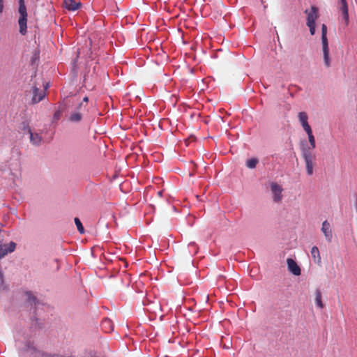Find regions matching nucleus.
Segmentation results:
<instances>
[{"instance_id":"f257e3e1","label":"nucleus","mask_w":357,"mask_h":357,"mask_svg":"<svg viewBox=\"0 0 357 357\" xmlns=\"http://www.w3.org/2000/svg\"><path fill=\"white\" fill-rule=\"evenodd\" d=\"M15 338L19 349L20 357H47L41 351L35 347L33 341L22 330L15 332Z\"/></svg>"},{"instance_id":"f03ea898","label":"nucleus","mask_w":357,"mask_h":357,"mask_svg":"<svg viewBox=\"0 0 357 357\" xmlns=\"http://www.w3.org/2000/svg\"><path fill=\"white\" fill-rule=\"evenodd\" d=\"M85 112L82 103H76L68 109L67 118L70 122L78 123L82 120Z\"/></svg>"},{"instance_id":"7ed1b4c3","label":"nucleus","mask_w":357,"mask_h":357,"mask_svg":"<svg viewBox=\"0 0 357 357\" xmlns=\"http://www.w3.org/2000/svg\"><path fill=\"white\" fill-rule=\"evenodd\" d=\"M18 13L20 14V17L18 20L20 33L22 35H25L27 29V11L24 3V0H19Z\"/></svg>"},{"instance_id":"20e7f679","label":"nucleus","mask_w":357,"mask_h":357,"mask_svg":"<svg viewBox=\"0 0 357 357\" xmlns=\"http://www.w3.org/2000/svg\"><path fill=\"white\" fill-rule=\"evenodd\" d=\"M270 190L273 195V200L275 203H280L283 199L282 192L283 188L281 185L274 181L268 183Z\"/></svg>"},{"instance_id":"39448f33","label":"nucleus","mask_w":357,"mask_h":357,"mask_svg":"<svg viewBox=\"0 0 357 357\" xmlns=\"http://www.w3.org/2000/svg\"><path fill=\"white\" fill-rule=\"evenodd\" d=\"M48 88V84L46 85H43V89H41L40 87H38L37 86H34L33 87L32 93V102L38 103L41 101L45 96V91Z\"/></svg>"},{"instance_id":"423d86ee","label":"nucleus","mask_w":357,"mask_h":357,"mask_svg":"<svg viewBox=\"0 0 357 357\" xmlns=\"http://www.w3.org/2000/svg\"><path fill=\"white\" fill-rule=\"evenodd\" d=\"M304 13L307 15L306 24H315L316 20L319 17V9L314 6H311L310 8L305 9Z\"/></svg>"},{"instance_id":"0eeeda50","label":"nucleus","mask_w":357,"mask_h":357,"mask_svg":"<svg viewBox=\"0 0 357 357\" xmlns=\"http://www.w3.org/2000/svg\"><path fill=\"white\" fill-rule=\"evenodd\" d=\"M29 140L32 145L39 146L43 142L42 132L35 130L29 129Z\"/></svg>"},{"instance_id":"6e6552de","label":"nucleus","mask_w":357,"mask_h":357,"mask_svg":"<svg viewBox=\"0 0 357 357\" xmlns=\"http://www.w3.org/2000/svg\"><path fill=\"white\" fill-rule=\"evenodd\" d=\"M16 248V243L10 242L8 245L0 242V259L4 257L8 253L13 252Z\"/></svg>"},{"instance_id":"1a4fd4ad","label":"nucleus","mask_w":357,"mask_h":357,"mask_svg":"<svg viewBox=\"0 0 357 357\" xmlns=\"http://www.w3.org/2000/svg\"><path fill=\"white\" fill-rule=\"evenodd\" d=\"M321 230L323 232L326 239L328 242H331L333 238V233L331 224L327 220L323 222Z\"/></svg>"},{"instance_id":"9d476101","label":"nucleus","mask_w":357,"mask_h":357,"mask_svg":"<svg viewBox=\"0 0 357 357\" xmlns=\"http://www.w3.org/2000/svg\"><path fill=\"white\" fill-rule=\"evenodd\" d=\"M287 263L288 266V269L291 273L297 276L301 275V268L294 259L288 258L287 259Z\"/></svg>"},{"instance_id":"9b49d317","label":"nucleus","mask_w":357,"mask_h":357,"mask_svg":"<svg viewBox=\"0 0 357 357\" xmlns=\"http://www.w3.org/2000/svg\"><path fill=\"white\" fill-rule=\"evenodd\" d=\"M298 121L305 131L312 129L308 123V116L305 112H300L298 114Z\"/></svg>"},{"instance_id":"f8f14e48","label":"nucleus","mask_w":357,"mask_h":357,"mask_svg":"<svg viewBox=\"0 0 357 357\" xmlns=\"http://www.w3.org/2000/svg\"><path fill=\"white\" fill-rule=\"evenodd\" d=\"M63 3L66 8L70 11H75L81 6V3L75 0H64Z\"/></svg>"},{"instance_id":"ddd939ff","label":"nucleus","mask_w":357,"mask_h":357,"mask_svg":"<svg viewBox=\"0 0 357 357\" xmlns=\"http://www.w3.org/2000/svg\"><path fill=\"white\" fill-rule=\"evenodd\" d=\"M25 299L31 306L34 305L36 309H37L40 305L39 301L31 292H26Z\"/></svg>"},{"instance_id":"4468645a","label":"nucleus","mask_w":357,"mask_h":357,"mask_svg":"<svg viewBox=\"0 0 357 357\" xmlns=\"http://www.w3.org/2000/svg\"><path fill=\"white\" fill-rule=\"evenodd\" d=\"M101 328L105 333H110L113 331L114 325L111 319L105 318L102 320Z\"/></svg>"},{"instance_id":"2eb2a0df","label":"nucleus","mask_w":357,"mask_h":357,"mask_svg":"<svg viewBox=\"0 0 357 357\" xmlns=\"http://www.w3.org/2000/svg\"><path fill=\"white\" fill-rule=\"evenodd\" d=\"M315 161H316V160H305L307 174L309 176H312L314 173V167L316 165Z\"/></svg>"},{"instance_id":"dca6fc26","label":"nucleus","mask_w":357,"mask_h":357,"mask_svg":"<svg viewBox=\"0 0 357 357\" xmlns=\"http://www.w3.org/2000/svg\"><path fill=\"white\" fill-rule=\"evenodd\" d=\"M302 153L304 160H316V155L312 152V151L302 148Z\"/></svg>"},{"instance_id":"f3484780","label":"nucleus","mask_w":357,"mask_h":357,"mask_svg":"<svg viewBox=\"0 0 357 357\" xmlns=\"http://www.w3.org/2000/svg\"><path fill=\"white\" fill-rule=\"evenodd\" d=\"M323 54H324V63L327 67H328V66H330L328 45H323Z\"/></svg>"},{"instance_id":"a211bd4d","label":"nucleus","mask_w":357,"mask_h":357,"mask_svg":"<svg viewBox=\"0 0 357 357\" xmlns=\"http://www.w3.org/2000/svg\"><path fill=\"white\" fill-rule=\"evenodd\" d=\"M327 33V26L323 24L321 26V40L322 45H328V40L326 37Z\"/></svg>"},{"instance_id":"6ab92c4d","label":"nucleus","mask_w":357,"mask_h":357,"mask_svg":"<svg viewBox=\"0 0 357 357\" xmlns=\"http://www.w3.org/2000/svg\"><path fill=\"white\" fill-rule=\"evenodd\" d=\"M311 255L314 260L317 259L318 263L321 261L319 251L317 246L312 247L311 250Z\"/></svg>"},{"instance_id":"aec40b11","label":"nucleus","mask_w":357,"mask_h":357,"mask_svg":"<svg viewBox=\"0 0 357 357\" xmlns=\"http://www.w3.org/2000/svg\"><path fill=\"white\" fill-rule=\"evenodd\" d=\"M259 162V160L255 158H250L246 161V166L249 169H254Z\"/></svg>"},{"instance_id":"412c9836","label":"nucleus","mask_w":357,"mask_h":357,"mask_svg":"<svg viewBox=\"0 0 357 357\" xmlns=\"http://www.w3.org/2000/svg\"><path fill=\"white\" fill-rule=\"evenodd\" d=\"M29 129H31L29 125V123L26 121H22L20 126H18V131L19 132H27L29 134Z\"/></svg>"},{"instance_id":"4be33fe9","label":"nucleus","mask_w":357,"mask_h":357,"mask_svg":"<svg viewBox=\"0 0 357 357\" xmlns=\"http://www.w3.org/2000/svg\"><path fill=\"white\" fill-rule=\"evenodd\" d=\"M315 303H316V305L319 308H323L324 307V304H323V303L321 301V292L319 290H317V292H316Z\"/></svg>"},{"instance_id":"5701e85b","label":"nucleus","mask_w":357,"mask_h":357,"mask_svg":"<svg viewBox=\"0 0 357 357\" xmlns=\"http://www.w3.org/2000/svg\"><path fill=\"white\" fill-rule=\"evenodd\" d=\"M305 132L307 135L308 143L311 144L312 145L316 144L315 138H314V136L313 135L312 129L308 130Z\"/></svg>"},{"instance_id":"b1692460","label":"nucleus","mask_w":357,"mask_h":357,"mask_svg":"<svg viewBox=\"0 0 357 357\" xmlns=\"http://www.w3.org/2000/svg\"><path fill=\"white\" fill-rule=\"evenodd\" d=\"M74 221H75V223L77 228L78 231H79V233H81V234L84 233V227L82 226V224L80 220L78 218H75Z\"/></svg>"},{"instance_id":"393cba45","label":"nucleus","mask_w":357,"mask_h":357,"mask_svg":"<svg viewBox=\"0 0 357 357\" xmlns=\"http://www.w3.org/2000/svg\"><path fill=\"white\" fill-rule=\"evenodd\" d=\"M302 148L312 151L314 149L316 148V144L312 145L310 143L303 142L302 144Z\"/></svg>"},{"instance_id":"a878e982","label":"nucleus","mask_w":357,"mask_h":357,"mask_svg":"<svg viewBox=\"0 0 357 357\" xmlns=\"http://www.w3.org/2000/svg\"><path fill=\"white\" fill-rule=\"evenodd\" d=\"M302 148L312 151L314 149L316 148V144L312 145L310 143L303 142L302 144Z\"/></svg>"},{"instance_id":"bb28decb","label":"nucleus","mask_w":357,"mask_h":357,"mask_svg":"<svg viewBox=\"0 0 357 357\" xmlns=\"http://www.w3.org/2000/svg\"><path fill=\"white\" fill-rule=\"evenodd\" d=\"M6 289V286L4 284L3 274L0 271V291H4Z\"/></svg>"},{"instance_id":"cd10ccee","label":"nucleus","mask_w":357,"mask_h":357,"mask_svg":"<svg viewBox=\"0 0 357 357\" xmlns=\"http://www.w3.org/2000/svg\"><path fill=\"white\" fill-rule=\"evenodd\" d=\"M88 102H89V98L88 97H84L82 100L81 102H79V103H82L84 105V110L87 111L88 110Z\"/></svg>"},{"instance_id":"c85d7f7f","label":"nucleus","mask_w":357,"mask_h":357,"mask_svg":"<svg viewBox=\"0 0 357 357\" xmlns=\"http://www.w3.org/2000/svg\"><path fill=\"white\" fill-rule=\"evenodd\" d=\"M340 10L342 13H348V5L347 3L341 4L340 6Z\"/></svg>"},{"instance_id":"c756f323","label":"nucleus","mask_w":357,"mask_h":357,"mask_svg":"<svg viewBox=\"0 0 357 357\" xmlns=\"http://www.w3.org/2000/svg\"><path fill=\"white\" fill-rule=\"evenodd\" d=\"M307 26L310 29V32L311 35H314L315 33V24H309Z\"/></svg>"},{"instance_id":"7c9ffc66","label":"nucleus","mask_w":357,"mask_h":357,"mask_svg":"<svg viewBox=\"0 0 357 357\" xmlns=\"http://www.w3.org/2000/svg\"><path fill=\"white\" fill-rule=\"evenodd\" d=\"M188 246L190 249L194 250V254L197 252V245L195 243H190Z\"/></svg>"},{"instance_id":"2f4dec72","label":"nucleus","mask_w":357,"mask_h":357,"mask_svg":"<svg viewBox=\"0 0 357 357\" xmlns=\"http://www.w3.org/2000/svg\"><path fill=\"white\" fill-rule=\"evenodd\" d=\"M342 17H343L344 20L345 21V24H348V23H349V13H346V14L342 13Z\"/></svg>"},{"instance_id":"473e14b6","label":"nucleus","mask_w":357,"mask_h":357,"mask_svg":"<svg viewBox=\"0 0 357 357\" xmlns=\"http://www.w3.org/2000/svg\"><path fill=\"white\" fill-rule=\"evenodd\" d=\"M33 325H35L36 327H38L40 328H43V326H41L40 323L39 322V320L38 318H36V319L34 321H33Z\"/></svg>"},{"instance_id":"72a5a7b5","label":"nucleus","mask_w":357,"mask_h":357,"mask_svg":"<svg viewBox=\"0 0 357 357\" xmlns=\"http://www.w3.org/2000/svg\"><path fill=\"white\" fill-rule=\"evenodd\" d=\"M3 0H0V14H1L3 11Z\"/></svg>"},{"instance_id":"f704fd0d","label":"nucleus","mask_w":357,"mask_h":357,"mask_svg":"<svg viewBox=\"0 0 357 357\" xmlns=\"http://www.w3.org/2000/svg\"><path fill=\"white\" fill-rule=\"evenodd\" d=\"M61 111H56L54 114V119H59V116H60V114H61Z\"/></svg>"},{"instance_id":"c9c22d12","label":"nucleus","mask_w":357,"mask_h":357,"mask_svg":"<svg viewBox=\"0 0 357 357\" xmlns=\"http://www.w3.org/2000/svg\"><path fill=\"white\" fill-rule=\"evenodd\" d=\"M340 3L341 4L347 3V0H340Z\"/></svg>"},{"instance_id":"e433bc0d","label":"nucleus","mask_w":357,"mask_h":357,"mask_svg":"<svg viewBox=\"0 0 357 357\" xmlns=\"http://www.w3.org/2000/svg\"><path fill=\"white\" fill-rule=\"evenodd\" d=\"M158 194V195H159L160 197H162V191H159Z\"/></svg>"},{"instance_id":"4c0bfd02","label":"nucleus","mask_w":357,"mask_h":357,"mask_svg":"<svg viewBox=\"0 0 357 357\" xmlns=\"http://www.w3.org/2000/svg\"><path fill=\"white\" fill-rule=\"evenodd\" d=\"M232 1H233V0H229V2H231V3H232Z\"/></svg>"}]
</instances>
